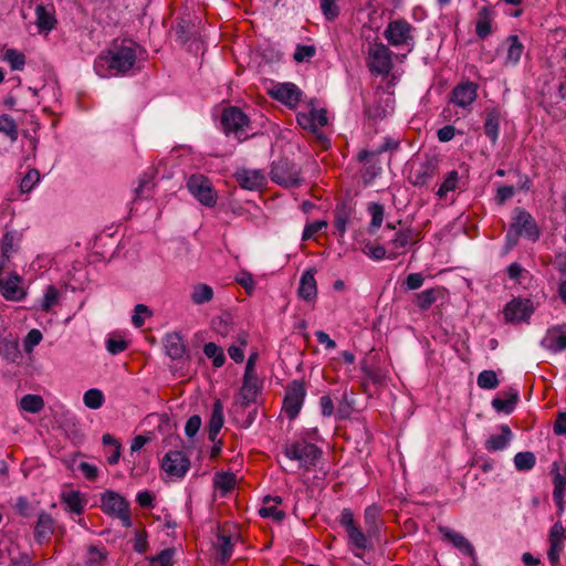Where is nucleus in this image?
Masks as SVG:
<instances>
[{
  "mask_svg": "<svg viewBox=\"0 0 566 566\" xmlns=\"http://www.w3.org/2000/svg\"><path fill=\"white\" fill-rule=\"evenodd\" d=\"M40 181V172L36 169H30L20 182V191L22 193L30 192Z\"/></svg>",
  "mask_w": 566,
  "mask_h": 566,
  "instance_id": "4d7b16f0",
  "label": "nucleus"
},
{
  "mask_svg": "<svg viewBox=\"0 0 566 566\" xmlns=\"http://www.w3.org/2000/svg\"><path fill=\"white\" fill-rule=\"evenodd\" d=\"M475 32L481 39H485L492 32V13L486 7H482L478 12Z\"/></svg>",
  "mask_w": 566,
  "mask_h": 566,
  "instance_id": "4c0bfd02",
  "label": "nucleus"
},
{
  "mask_svg": "<svg viewBox=\"0 0 566 566\" xmlns=\"http://www.w3.org/2000/svg\"><path fill=\"white\" fill-rule=\"evenodd\" d=\"M367 211L371 217L370 231L379 229L384 220V206L378 202H370L367 207Z\"/></svg>",
  "mask_w": 566,
  "mask_h": 566,
  "instance_id": "3c124183",
  "label": "nucleus"
},
{
  "mask_svg": "<svg viewBox=\"0 0 566 566\" xmlns=\"http://www.w3.org/2000/svg\"><path fill=\"white\" fill-rule=\"evenodd\" d=\"M0 134H3L10 143H14L18 139V126L8 114L0 116Z\"/></svg>",
  "mask_w": 566,
  "mask_h": 566,
  "instance_id": "c03bdc74",
  "label": "nucleus"
},
{
  "mask_svg": "<svg viewBox=\"0 0 566 566\" xmlns=\"http://www.w3.org/2000/svg\"><path fill=\"white\" fill-rule=\"evenodd\" d=\"M166 354L171 359H181L186 354V345L182 337L177 333H169L164 338Z\"/></svg>",
  "mask_w": 566,
  "mask_h": 566,
  "instance_id": "c85d7f7f",
  "label": "nucleus"
},
{
  "mask_svg": "<svg viewBox=\"0 0 566 566\" xmlns=\"http://www.w3.org/2000/svg\"><path fill=\"white\" fill-rule=\"evenodd\" d=\"M260 390L259 378L256 374H244L243 382L240 390L242 405H250L255 401Z\"/></svg>",
  "mask_w": 566,
  "mask_h": 566,
  "instance_id": "cd10ccee",
  "label": "nucleus"
},
{
  "mask_svg": "<svg viewBox=\"0 0 566 566\" xmlns=\"http://www.w3.org/2000/svg\"><path fill=\"white\" fill-rule=\"evenodd\" d=\"M151 189H153L151 180L147 177L142 178L139 180L138 187L135 189L136 199L149 197L151 193Z\"/></svg>",
  "mask_w": 566,
  "mask_h": 566,
  "instance_id": "774afa93",
  "label": "nucleus"
},
{
  "mask_svg": "<svg viewBox=\"0 0 566 566\" xmlns=\"http://www.w3.org/2000/svg\"><path fill=\"white\" fill-rule=\"evenodd\" d=\"M221 125L227 135L234 134L239 140L248 136L249 118L237 107H229L223 111Z\"/></svg>",
  "mask_w": 566,
  "mask_h": 566,
  "instance_id": "0eeeda50",
  "label": "nucleus"
},
{
  "mask_svg": "<svg viewBox=\"0 0 566 566\" xmlns=\"http://www.w3.org/2000/svg\"><path fill=\"white\" fill-rule=\"evenodd\" d=\"M501 123V112L497 108L486 111L484 122V133L492 144H495L499 138Z\"/></svg>",
  "mask_w": 566,
  "mask_h": 566,
  "instance_id": "473e14b6",
  "label": "nucleus"
},
{
  "mask_svg": "<svg viewBox=\"0 0 566 566\" xmlns=\"http://www.w3.org/2000/svg\"><path fill=\"white\" fill-rule=\"evenodd\" d=\"M315 53L316 50L313 45H297L293 57L296 62H304L312 59Z\"/></svg>",
  "mask_w": 566,
  "mask_h": 566,
  "instance_id": "0e129e2a",
  "label": "nucleus"
},
{
  "mask_svg": "<svg viewBox=\"0 0 566 566\" xmlns=\"http://www.w3.org/2000/svg\"><path fill=\"white\" fill-rule=\"evenodd\" d=\"M217 557L222 563L226 564L232 556L233 553V543L230 535L218 534L217 541L213 544Z\"/></svg>",
  "mask_w": 566,
  "mask_h": 566,
  "instance_id": "c9c22d12",
  "label": "nucleus"
},
{
  "mask_svg": "<svg viewBox=\"0 0 566 566\" xmlns=\"http://www.w3.org/2000/svg\"><path fill=\"white\" fill-rule=\"evenodd\" d=\"M190 193L203 206L212 208L217 203V193L210 180L203 175H192L187 182Z\"/></svg>",
  "mask_w": 566,
  "mask_h": 566,
  "instance_id": "6e6552de",
  "label": "nucleus"
},
{
  "mask_svg": "<svg viewBox=\"0 0 566 566\" xmlns=\"http://www.w3.org/2000/svg\"><path fill=\"white\" fill-rule=\"evenodd\" d=\"M513 433L507 424L501 426L500 434H492L485 441V449L490 452L501 451L507 448Z\"/></svg>",
  "mask_w": 566,
  "mask_h": 566,
  "instance_id": "7c9ffc66",
  "label": "nucleus"
},
{
  "mask_svg": "<svg viewBox=\"0 0 566 566\" xmlns=\"http://www.w3.org/2000/svg\"><path fill=\"white\" fill-rule=\"evenodd\" d=\"M536 458L534 453L525 451L518 452L514 457V465L517 471H528L534 468Z\"/></svg>",
  "mask_w": 566,
  "mask_h": 566,
  "instance_id": "8fccbe9b",
  "label": "nucleus"
},
{
  "mask_svg": "<svg viewBox=\"0 0 566 566\" xmlns=\"http://www.w3.org/2000/svg\"><path fill=\"white\" fill-rule=\"evenodd\" d=\"M172 549H163L157 556L151 558L149 566H172Z\"/></svg>",
  "mask_w": 566,
  "mask_h": 566,
  "instance_id": "052dcab7",
  "label": "nucleus"
},
{
  "mask_svg": "<svg viewBox=\"0 0 566 566\" xmlns=\"http://www.w3.org/2000/svg\"><path fill=\"white\" fill-rule=\"evenodd\" d=\"M552 475H553V500L555 505L563 510L564 507V495L566 490V474L562 473L559 470V465L557 462L553 463L552 467Z\"/></svg>",
  "mask_w": 566,
  "mask_h": 566,
  "instance_id": "bb28decb",
  "label": "nucleus"
},
{
  "mask_svg": "<svg viewBox=\"0 0 566 566\" xmlns=\"http://www.w3.org/2000/svg\"><path fill=\"white\" fill-rule=\"evenodd\" d=\"M444 292V287L440 286L427 289L417 293L413 302L420 310L427 311L437 300L443 297Z\"/></svg>",
  "mask_w": 566,
  "mask_h": 566,
  "instance_id": "c756f323",
  "label": "nucleus"
},
{
  "mask_svg": "<svg viewBox=\"0 0 566 566\" xmlns=\"http://www.w3.org/2000/svg\"><path fill=\"white\" fill-rule=\"evenodd\" d=\"M283 453L289 460L297 461L300 469L308 471L316 465L322 455V450L304 439H298L286 443Z\"/></svg>",
  "mask_w": 566,
  "mask_h": 566,
  "instance_id": "7ed1b4c3",
  "label": "nucleus"
},
{
  "mask_svg": "<svg viewBox=\"0 0 566 566\" xmlns=\"http://www.w3.org/2000/svg\"><path fill=\"white\" fill-rule=\"evenodd\" d=\"M305 396L306 390L302 381L294 380L289 385L283 400V410L290 419H294L300 413Z\"/></svg>",
  "mask_w": 566,
  "mask_h": 566,
  "instance_id": "ddd939ff",
  "label": "nucleus"
},
{
  "mask_svg": "<svg viewBox=\"0 0 566 566\" xmlns=\"http://www.w3.org/2000/svg\"><path fill=\"white\" fill-rule=\"evenodd\" d=\"M271 179L286 188L296 187L301 182V169L287 159H280L272 164Z\"/></svg>",
  "mask_w": 566,
  "mask_h": 566,
  "instance_id": "423d86ee",
  "label": "nucleus"
},
{
  "mask_svg": "<svg viewBox=\"0 0 566 566\" xmlns=\"http://www.w3.org/2000/svg\"><path fill=\"white\" fill-rule=\"evenodd\" d=\"M200 426H201V419L199 416L195 415V416H191L187 422H186V426H185V433L189 437V438H192L195 437L199 429H200Z\"/></svg>",
  "mask_w": 566,
  "mask_h": 566,
  "instance_id": "338daca9",
  "label": "nucleus"
},
{
  "mask_svg": "<svg viewBox=\"0 0 566 566\" xmlns=\"http://www.w3.org/2000/svg\"><path fill=\"white\" fill-rule=\"evenodd\" d=\"M363 252L370 259L380 261L386 258V249L380 244H365Z\"/></svg>",
  "mask_w": 566,
  "mask_h": 566,
  "instance_id": "e2e57ef3",
  "label": "nucleus"
},
{
  "mask_svg": "<svg viewBox=\"0 0 566 566\" xmlns=\"http://www.w3.org/2000/svg\"><path fill=\"white\" fill-rule=\"evenodd\" d=\"M128 342L120 336L111 335L106 339V349L111 355H117L126 350Z\"/></svg>",
  "mask_w": 566,
  "mask_h": 566,
  "instance_id": "5fc2aeb1",
  "label": "nucleus"
},
{
  "mask_svg": "<svg viewBox=\"0 0 566 566\" xmlns=\"http://www.w3.org/2000/svg\"><path fill=\"white\" fill-rule=\"evenodd\" d=\"M84 405L93 410L99 409L105 402V396L101 389L92 388L83 395Z\"/></svg>",
  "mask_w": 566,
  "mask_h": 566,
  "instance_id": "a18cd8bd",
  "label": "nucleus"
},
{
  "mask_svg": "<svg viewBox=\"0 0 566 566\" xmlns=\"http://www.w3.org/2000/svg\"><path fill=\"white\" fill-rule=\"evenodd\" d=\"M534 312L533 303L528 298H514L504 308V317L510 323L527 322Z\"/></svg>",
  "mask_w": 566,
  "mask_h": 566,
  "instance_id": "f3484780",
  "label": "nucleus"
},
{
  "mask_svg": "<svg viewBox=\"0 0 566 566\" xmlns=\"http://www.w3.org/2000/svg\"><path fill=\"white\" fill-rule=\"evenodd\" d=\"M297 124L305 130L315 134L318 139L325 140V137L318 132L327 124L325 109L310 108L307 112H300L296 115Z\"/></svg>",
  "mask_w": 566,
  "mask_h": 566,
  "instance_id": "4468645a",
  "label": "nucleus"
},
{
  "mask_svg": "<svg viewBox=\"0 0 566 566\" xmlns=\"http://www.w3.org/2000/svg\"><path fill=\"white\" fill-rule=\"evenodd\" d=\"M476 384L482 389H494L499 386V379L493 370H483L479 374Z\"/></svg>",
  "mask_w": 566,
  "mask_h": 566,
  "instance_id": "864d4df0",
  "label": "nucleus"
},
{
  "mask_svg": "<svg viewBox=\"0 0 566 566\" xmlns=\"http://www.w3.org/2000/svg\"><path fill=\"white\" fill-rule=\"evenodd\" d=\"M458 180H459L458 171L452 170V171L448 172L443 182L439 187L437 195L440 198H443L444 196H447V193L449 191H452L455 189Z\"/></svg>",
  "mask_w": 566,
  "mask_h": 566,
  "instance_id": "6e6d98bb",
  "label": "nucleus"
},
{
  "mask_svg": "<svg viewBox=\"0 0 566 566\" xmlns=\"http://www.w3.org/2000/svg\"><path fill=\"white\" fill-rule=\"evenodd\" d=\"M235 179L238 184L248 190H258L265 185V176L259 169H239L235 172Z\"/></svg>",
  "mask_w": 566,
  "mask_h": 566,
  "instance_id": "5701e85b",
  "label": "nucleus"
},
{
  "mask_svg": "<svg viewBox=\"0 0 566 566\" xmlns=\"http://www.w3.org/2000/svg\"><path fill=\"white\" fill-rule=\"evenodd\" d=\"M339 524L345 528L349 544L358 551L371 548V542L367 532L364 533L359 524L355 521L350 509H343L339 516Z\"/></svg>",
  "mask_w": 566,
  "mask_h": 566,
  "instance_id": "39448f33",
  "label": "nucleus"
},
{
  "mask_svg": "<svg viewBox=\"0 0 566 566\" xmlns=\"http://www.w3.org/2000/svg\"><path fill=\"white\" fill-rule=\"evenodd\" d=\"M235 282L240 284L249 295H251L255 289L253 275L248 271H240L235 275Z\"/></svg>",
  "mask_w": 566,
  "mask_h": 566,
  "instance_id": "13d9d810",
  "label": "nucleus"
},
{
  "mask_svg": "<svg viewBox=\"0 0 566 566\" xmlns=\"http://www.w3.org/2000/svg\"><path fill=\"white\" fill-rule=\"evenodd\" d=\"M214 296L212 286L206 283H197L192 286L190 293V301L195 305H202L211 302Z\"/></svg>",
  "mask_w": 566,
  "mask_h": 566,
  "instance_id": "e433bc0d",
  "label": "nucleus"
},
{
  "mask_svg": "<svg viewBox=\"0 0 566 566\" xmlns=\"http://www.w3.org/2000/svg\"><path fill=\"white\" fill-rule=\"evenodd\" d=\"M42 340V333L39 329H31L23 342V347L27 353H31L33 348Z\"/></svg>",
  "mask_w": 566,
  "mask_h": 566,
  "instance_id": "680f3d73",
  "label": "nucleus"
},
{
  "mask_svg": "<svg viewBox=\"0 0 566 566\" xmlns=\"http://www.w3.org/2000/svg\"><path fill=\"white\" fill-rule=\"evenodd\" d=\"M413 240V231L407 229L405 231L397 232L395 238L389 242L394 251H391L387 258L395 259L398 254V250L407 248Z\"/></svg>",
  "mask_w": 566,
  "mask_h": 566,
  "instance_id": "58836bf2",
  "label": "nucleus"
},
{
  "mask_svg": "<svg viewBox=\"0 0 566 566\" xmlns=\"http://www.w3.org/2000/svg\"><path fill=\"white\" fill-rule=\"evenodd\" d=\"M380 509L377 505H369L364 513V521L368 535H375L379 528Z\"/></svg>",
  "mask_w": 566,
  "mask_h": 566,
  "instance_id": "a19ab883",
  "label": "nucleus"
},
{
  "mask_svg": "<svg viewBox=\"0 0 566 566\" xmlns=\"http://www.w3.org/2000/svg\"><path fill=\"white\" fill-rule=\"evenodd\" d=\"M505 43L507 44L506 55L504 59L505 66H515L518 64L524 51V45L517 35L507 36Z\"/></svg>",
  "mask_w": 566,
  "mask_h": 566,
  "instance_id": "2f4dec72",
  "label": "nucleus"
},
{
  "mask_svg": "<svg viewBox=\"0 0 566 566\" xmlns=\"http://www.w3.org/2000/svg\"><path fill=\"white\" fill-rule=\"evenodd\" d=\"M62 501L66 505L67 511L76 515H81L84 511V501L78 491H70L62 495Z\"/></svg>",
  "mask_w": 566,
  "mask_h": 566,
  "instance_id": "79ce46f5",
  "label": "nucleus"
},
{
  "mask_svg": "<svg viewBox=\"0 0 566 566\" xmlns=\"http://www.w3.org/2000/svg\"><path fill=\"white\" fill-rule=\"evenodd\" d=\"M517 399H518L517 391H512V392H510V397L507 399H503V398H499V397L494 398L492 400V407L499 412L510 413L513 411Z\"/></svg>",
  "mask_w": 566,
  "mask_h": 566,
  "instance_id": "de8ad7c7",
  "label": "nucleus"
},
{
  "mask_svg": "<svg viewBox=\"0 0 566 566\" xmlns=\"http://www.w3.org/2000/svg\"><path fill=\"white\" fill-rule=\"evenodd\" d=\"M203 354L212 359L213 366L217 368L223 366L226 361L222 348L212 342L205 344Z\"/></svg>",
  "mask_w": 566,
  "mask_h": 566,
  "instance_id": "49530a36",
  "label": "nucleus"
},
{
  "mask_svg": "<svg viewBox=\"0 0 566 566\" xmlns=\"http://www.w3.org/2000/svg\"><path fill=\"white\" fill-rule=\"evenodd\" d=\"M54 526L53 517L44 511L40 512L33 531L34 541L40 545L48 543L54 532Z\"/></svg>",
  "mask_w": 566,
  "mask_h": 566,
  "instance_id": "b1692460",
  "label": "nucleus"
},
{
  "mask_svg": "<svg viewBox=\"0 0 566 566\" xmlns=\"http://www.w3.org/2000/svg\"><path fill=\"white\" fill-rule=\"evenodd\" d=\"M190 461L181 451H169L161 461L163 470L176 478H182L189 470Z\"/></svg>",
  "mask_w": 566,
  "mask_h": 566,
  "instance_id": "6ab92c4d",
  "label": "nucleus"
},
{
  "mask_svg": "<svg viewBox=\"0 0 566 566\" xmlns=\"http://www.w3.org/2000/svg\"><path fill=\"white\" fill-rule=\"evenodd\" d=\"M20 406L23 410L36 413L44 407V400L39 395H25L20 401Z\"/></svg>",
  "mask_w": 566,
  "mask_h": 566,
  "instance_id": "09e8293b",
  "label": "nucleus"
},
{
  "mask_svg": "<svg viewBox=\"0 0 566 566\" xmlns=\"http://www.w3.org/2000/svg\"><path fill=\"white\" fill-rule=\"evenodd\" d=\"M542 346L552 352L560 353L566 349V324L555 325L546 331L541 342Z\"/></svg>",
  "mask_w": 566,
  "mask_h": 566,
  "instance_id": "412c9836",
  "label": "nucleus"
},
{
  "mask_svg": "<svg viewBox=\"0 0 566 566\" xmlns=\"http://www.w3.org/2000/svg\"><path fill=\"white\" fill-rule=\"evenodd\" d=\"M478 97V84L467 81L458 84L451 92V102L462 108H469Z\"/></svg>",
  "mask_w": 566,
  "mask_h": 566,
  "instance_id": "aec40b11",
  "label": "nucleus"
},
{
  "mask_svg": "<svg viewBox=\"0 0 566 566\" xmlns=\"http://www.w3.org/2000/svg\"><path fill=\"white\" fill-rule=\"evenodd\" d=\"M541 230L532 217V214L523 208L513 210L512 222L506 233V243L509 248L517 244L520 237H524L530 241H537Z\"/></svg>",
  "mask_w": 566,
  "mask_h": 566,
  "instance_id": "f03ea898",
  "label": "nucleus"
},
{
  "mask_svg": "<svg viewBox=\"0 0 566 566\" xmlns=\"http://www.w3.org/2000/svg\"><path fill=\"white\" fill-rule=\"evenodd\" d=\"M384 36L390 45L396 48L406 45L411 51L415 46V28L403 19L389 22Z\"/></svg>",
  "mask_w": 566,
  "mask_h": 566,
  "instance_id": "20e7f679",
  "label": "nucleus"
},
{
  "mask_svg": "<svg viewBox=\"0 0 566 566\" xmlns=\"http://www.w3.org/2000/svg\"><path fill=\"white\" fill-rule=\"evenodd\" d=\"M35 25L39 33H49L56 25L55 8L50 1H40L34 8Z\"/></svg>",
  "mask_w": 566,
  "mask_h": 566,
  "instance_id": "a211bd4d",
  "label": "nucleus"
},
{
  "mask_svg": "<svg viewBox=\"0 0 566 566\" xmlns=\"http://www.w3.org/2000/svg\"><path fill=\"white\" fill-rule=\"evenodd\" d=\"M315 272L314 269H308L302 274L300 280L297 293L298 296L306 302L314 301L317 296Z\"/></svg>",
  "mask_w": 566,
  "mask_h": 566,
  "instance_id": "393cba45",
  "label": "nucleus"
},
{
  "mask_svg": "<svg viewBox=\"0 0 566 566\" xmlns=\"http://www.w3.org/2000/svg\"><path fill=\"white\" fill-rule=\"evenodd\" d=\"M213 483L216 489H218L221 492V495L224 496L231 490H233L235 484V475L229 472H219L216 474Z\"/></svg>",
  "mask_w": 566,
  "mask_h": 566,
  "instance_id": "37998d69",
  "label": "nucleus"
},
{
  "mask_svg": "<svg viewBox=\"0 0 566 566\" xmlns=\"http://www.w3.org/2000/svg\"><path fill=\"white\" fill-rule=\"evenodd\" d=\"M566 539V531L560 522H556L549 530L548 543L549 549L547 557L552 566L560 565V556L564 551V541Z\"/></svg>",
  "mask_w": 566,
  "mask_h": 566,
  "instance_id": "2eb2a0df",
  "label": "nucleus"
},
{
  "mask_svg": "<svg viewBox=\"0 0 566 566\" xmlns=\"http://www.w3.org/2000/svg\"><path fill=\"white\" fill-rule=\"evenodd\" d=\"M223 426V407L220 400L214 401L209 422V437L214 440Z\"/></svg>",
  "mask_w": 566,
  "mask_h": 566,
  "instance_id": "ea45409f",
  "label": "nucleus"
},
{
  "mask_svg": "<svg viewBox=\"0 0 566 566\" xmlns=\"http://www.w3.org/2000/svg\"><path fill=\"white\" fill-rule=\"evenodd\" d=\"M60 290L52 284L46 285L43 291L42 297L38 301L36 308L41 310L42 312L49 313L55 305L60 303Z\"/></svg>",
  "mask_w": 566,
  "mask_h": 566,
  "instance_id": "72a5a7b5",
  "label": "nucleus"
},
{
  "mask_svg": "<svg viewBox=\"0 0 566 566\" xmlns=\"http://www.w3.org/2000/svg\"><path fill=\"white\" fill-rule=\"evenodd\" d=\"M319 7L327 20H334L339 14V8L336 0H319Z\"/></svg>",
  "mask_w": 566,
  "mask_h": 566,
  "instance_id": "bf43d9fd",
  "label": "nucleus"
},
{
  "mask_svg": "<svg viewBox=\"0 0 566 566\" xmlns=\"http://www.w3.org/2000/svg\"><path fill=\"white\" fill-rule=\"evenodd\" d=\"M424 277L421 273H410L405 280L406 290H418L422 286Z\"/></svg>",
  "mask_w": 566,
  "mask_h": 566,
  "instance_id": "69168bd1",
  "label": "nucleus"
},
{
  "mask_svg": "<svg viewBox=\"0 0 566 566\" xmlns=\"http://www.w3.org/2000/svg\"><path fill=\"white\" fill-rule=\"evenodd\" d=\"M0 294L11 302H20L27 296L23 277L15 271L0 274Z\"/></svg>",
  "mask_w": 566,
  "mask_h": 566,
  "instance_id": "9b49d317",
  "label": "nucleus"
},
{
  "mask_svg": "<svg viewBox=\"0 0 566 566\" xmlns=\"http://www.w3.org/2000/svg\"><path fill=\"white\" fill-rule=\"evenodd\" d=\"M270 95L289 108H295L303 95V92L294 83H277L270 90Z\"/></svg>",
  "mask_w": 566,
  "mask_h": 566,
  "instance_id": "dca6fc26",
  "label": "nucleus"
},
{
  "mask_svg": "<svg viewBox=\"0 0 566 566\" xmlns=\"http://www.w3.org/2000/svg\"><path fill=\"white\" fill-rule=\"evenodd\" d=\"M21 237L15 230H7L0 240V274L14 271L11 258L18 252Z\"/></svg>",
  "mask_w": 566,
  "mask_h": 566,
  "instance_id": "f8f14e48",
  "label": "nucleus"
},
{
  "mask_svg": "<svg viewBox=\"0 0 566 566\" xmlns=\"http://www.w3.org/2000/svg\"><path fill=\"white\" fill-rule=\"evenodd\" d=\"M3 60L10 64L12 70L21 71L25 64L24 54L13 49H8L4 52Z\"/></svg>",
  "mask_w": 566,
  "mask_h": 566,
  "instance_id": "603ef678",
  "label": "nucleus"
},
{
  "mask_svg": "<svg viewBox=\"0 0 566 566\" xmlns=\"http://www.w3.org/2000/svg\"><path fill=\"white\" fill-rule=\"evenodd\" d=\"M102 510L119 518L125 527L132 525L129 505L118 493L107 491L102 495Z\"/></svg>",
  "mask_w": 566,
  "mask_h": 566,
  "instance_id": "1a4fd4ad",
  "label": "nucleus"
},
{
  "mask_svg": "<svg viewBox=\"0 0 566 566\" xmlns=\"http://www.w3.org/2000/svg\"><path fill=\"white\" fill-rule=\"evenodd\" d=\"M439 532L442 534L444 539L450 542L462 554L468 556L474 555V547L462 534L444 526H440Z\"/></svg>",
  "mask_w": 566,
  "mask_h": 566,
  "instance_id": "a878e982",
  "label": "nucleus"
},
{
  "mask_svg": "<svg viewBox=\"0 0 566 566\" xmlns=\"http://www.w3.org/2000/svg\"><path fill=\"white\" fill-rule=\"evenodd\" d=\"M437 174V165L429 159L413 165L409 180L413 186L422 187L429 184Z\"/></svg>",
  "mask_w": 566,
  "mask_h": 566,
  "instance_id": "4be33fe9",
  "label": "nucleus"
},
{
  "mask_svg": "<svg viewBox=\"0 0 566 566\" xmlns=\"http://www.w3.org/2000/svg\"><path fill=\"white\" fill-rule=\"evenodd\" d=\"M281 503L282 499L280 496H265L263 506L259 511L260 515L263 517H272L275 521H282L285 517V513L279 509Z\"/></svg>",
  "mask_w": 566,
  "mask_h": 566,
  "instance_id": "f704fd0d",
  "label": "nucleus"
},
{
  "mask_svg": "<svg viewBox=\"0 0 566 566\" xmlns=\"http://www.w3.org/2000/svg\"><path fill=\"white\" fill-rule=\"evenodd\" d=\"M138 51L140 48L136 42L124 40L105 54L98 55L94 62V70L103 78L125 75L135 66Z\"/></svg>",
  "mask_w": 566,
  "mask_h": 566,
  "instance_id": "f257e3e1",
  "label": "nucleus"
},
{
  "mask_svg": "<svg viewBox=\"0 0 566 566\" xmlns=\"http://www.w3.org/2000/svg\"><path fill=\"white\" fill-rule=\"evenodd\" d=\"M367 66L377 75H386L392 67L391 52L382 43H375L368 50Z\"/></svg>",
  "mask_w": 566,
  "mask_h": 566,
  "instance_id": "9d476101",
  "label": "nucleus"
}]
</instances>
